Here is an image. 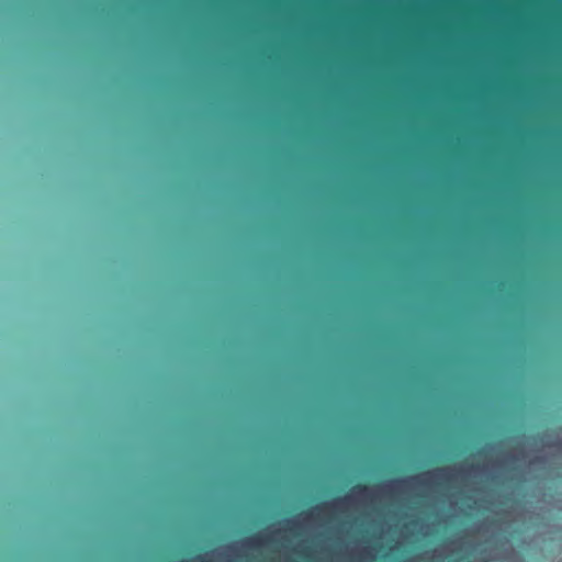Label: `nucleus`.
Returning <instances> with one entry per match:
<instances>
[{"label": "nucleus", "mask_w": 562, "mask_h": 562, "mask_svg": "<svg viewBox=\"0 0 562 562\" xmlns=\"http://www.w3.org/2000/svg\"><path fill=\"white\" fill-rule=\"evenodd\" d=\"M370 492V488L364 484H358L351 488V492L349 495H347L345 498H337L331 503H324L318 506H316L313 510L306 513V516L314 515V512H323L325 509H329L331 507L338 506L341 503H344L347 499H350L352 497H360V496H367Z\"/></svg>", "instance_id": "1"}, {"label": "nucleus", "mask_w": 562, "mask_h": 562, "mask_svg": "<svg viewBox=\"0 0 562 562\" xmlns=\"http://www.w3.org/2000/svg\"><path fill=\"white\" fill-rule=\"evenodd\" d=\"M268 541V538L261 533H255L243 541L245 547L258 548L263 546Z\"/></svg>", "instance_id": "2"}, {"label": "nucleus", "mask_w": 562, "mask_h": 562, "mask_svg": "<svg viewBox=\"0 0 562 562\" xmlns=\"http://www.w3.org/2000/svg\"><path fill=\"white\" fill-rule=\"evenodd\" d=\"M195 560H198V561H204V557H202V555H198V557L195 558Z\"/></svg>", "instance_id": "6"}, {"label": "nucleus", "mask_w": 562, "mask_h": 562, "mask_svg": "<svg viewBox=\"0 0 562 562\" xmlns=\"http://www.w3.org/2000/svg\"><path fill=\"white\" fill-rule=\"evenodd\" d=\"M446 472L445 469H438L432 473H427V475H442Z\"/></svg>", "instance_id": "3"}, {"label": "nucleus", "mask_w": 562, "mask_h": 562, "mask_svg": "<svg viewBox=\"0 0 562 562\" xmlns=\"http://www.w3.org/2000/svg\"><path fill=\"white\" fill-rule=\"evenodd\" d=\"M407 481L408 480H397V481H395V483L401 484V483H406Z\"/></svg>", "instance_id": "5"}, {"label": "nucleus", "mask_w": 562, "mask_h": 562, "mask_svg": "<svg viewBox=\"0 0 562 562\" xmlns=\"http://www.w3.org/2000/svg\"><path fill=\"white\" fill-rule=\"evenodd\" d=\"M409 480H413V481H422V477H420V476H414V477H411Z\"/></svg>", "instance_id": "4"}]
</instances>
